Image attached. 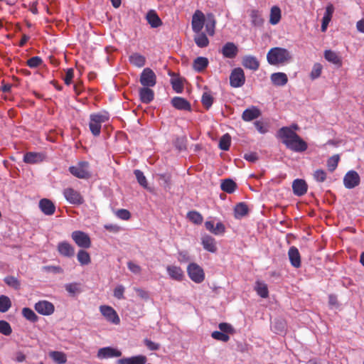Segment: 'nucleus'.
Instances as JSON below:
<instances>
[{
    "mask_svg": "<svg viewBox=\"0 0 364 364\" xmlns=\"http://www.w3.org/2000/svg\"><path fill=\"white\" fill-rule=\"evenodd\" d=\"M267 60L272 65H283L291 60V55L286 48L275 47L268 51Z\"/></svg>",
    "mask_w": 364,
    "mask_h": 364,
    "instance_id": "nucleus-1",
    "label": "nucleus"
},
{
    "mask_svg": "<svg viewBox=\"0 0 364 364\" xmlns=\"http://www.w3.org/2000/svg\"><path fill=\"white\" fill-rule=\"evenodd\" d=\"M187 272L190 279L197 284L203 282L205 279L203 269L196 263H191L188 266Z\"/></svg>",
    "mask_w": 364,
    "mask_h": 364,
    "instance_id": "nucleus-2",
    "label": "nucleus"
},
{
    "mask_svg": "<svg viewBox=\"0 0 364 364\" xmlns=\"http://www.w3.org/2000/svg\"><path fill=\"white\" fill-rule=\"evenodd\" d=\"M139 82L143 87H153L156 84V75L151 69L146 68L141 73Z\"/></svg>",
    "mask_w": 364,
    "mask_h": 364,
    "instance_id": "nucleus-3",
    "label": "nucleus"
},
{
    "mask_svg": "<svg viewBox=\"0 0 364 364\" xmlns=\"http://www.w3.org/2000/svg\"><path fill=\"white\" fill-rule=\"evenodd\" d=\"M71 237L78 247L84 249L90 247L91 240L87 233L77 230L72 232Z\"/></svg>",
    "mask_w": 364,
    "mask_h": 364,
    "instance_id": "nucleus-4",
    "label": "nucleus"
},
{
    "mask_svg": "<svg viewBox=\"0 0 364 364\" xmlns=\"http://www.w3.org/2000/svg\"><path fill=\"white\" fill-rule=\"evenodd\" d=\"M245 82L244 71L240 68H235L232 70L230 75V84L232 87H240Z\"/></svg>",
    "mask_w": 364,
    "mask_h": 364,
    "instance_id": "nucleus-5",
    "label": "nucleus"
},
{
    "mask_svg": "<svg viewBox=\"0 0 364 364\" xmlns=\"http://www.w3.org/2000/svg\"><path fill=\"white\" fill-rule=\"evenodd\" d=\"M360 178L353 170L348 171L343 177V185L348 189H352L360 184Z\"/></svg>",
    "mask_w": 364,
    "mask_h": 364,
    "instance_id": "nucleus-6",
    "label": "nucleus"
},
{
    "mask_svg": "<svg viewBox=\"0 0 364 364\" xmlns=\"http://www.w3.org/2000/svg\"><path fill=\"white\" fill-rule=\"evenodd\" d=\"M297 134L288 127H283L277 132V137L281 139L282 142L287 146L289 141H292L296 137Z\"/></svg>",
    "mask_w": 364,
    "mask_h": 364,
    "instance_id": "nucleus-7",
    "label": "nucleus"
},
{
    "mask_svg": "<svg viewBox=\"0 0 364 364\" xmlns=\"http://www.w3.org/2000/svg\"><path fill=\"white\" fill-rule=\"evenodd\" d=\"M63 194L66 200L72 204L80 205L84 202L81 194L73 188H68L65 189Z\"/></svg>",
    "mask_w": 364,
    "mask_h": 364,
    "instance_id": "nucleus-8",
    "label": "nucleus"
},
{
    "mask_svg": "<svg viewBox=\"0 0 364 364\" xmlns=\"http://www.w3.org/2000/svg\"><path fill=\"white\" fill-rule=\"evenodd\" d=\"M100 310L101 314L106 318V319L114 323L119 324L120 322L119 317L118 316L117 312L114 309L109 306H100Z\"/></svg>",
    "mask_w": 364,
    "mask_h": 364,
    "instance_id": "nucleus-9",
    "label": "nucleus"
},
{
    "mask_svg": "<svg viewBox=\"0 0 364 364\" xmlns=\"http://www.w3.org/2000/svg\"><path fill=\"white\" fill-rule=\"evenodd\" d=\"M35 310L40 314L44 316L51 315L54 311V305L48 301H39L35 304Z\"/></svg>",
    "mask_w": 364,
    "mask_h": 364,
    "instance_id": "nucleus-10",
    "label": "nucleus"
},
{
    "mask_svg": "<svg viewBox=\"0 0 364 364\" xmlns=\"http://www.w3.org/2000/svg\"><path fill=\"white\" fill-rule=\"evenodd\" d=\"M205 15L199 10H197L192 17V29L194 33H199L203 28L205 21Z\"/></svg>",
    "mask_w": 364,
    "mask_h": 364,
    "instance_id": "nucleus-11",
    "label": "nucleus"
},
{
    "mask_svg": "<svg viewBox=\"0 0 364 364\" xmlns=\"http://www.w3.org/2000/svg\"><path fill=\"white\" fill-rule=\"evenodd\" d=\"M289 142V143L287 144V148L295 152H303L308 148L306 142L304 141L298 134L296 138Z\"/></svg>",
    "mask_w": 364,
    "mask_h": 364,
    "instance_id": "nucleus-12",
    "label": "nucleus"
},
{
    "mask_svg": "<svg viewBox=\"0 0 364 364\" xmlns=\"http://www.w3.org/2000/svg\"><path fill=\"white\" fill-rule=\"evenodd\" d=\"M201 244L208 252L215 253L218 250L215 238L209 235L204 234L202 235Z\"/></svg>",
    "mask_w": 364,
    "mask_h": 364,
    "instance_id": "nucleus-13",
    "label": "nucleus"
},
{
    "mask_svg": "<svg viewBox=\"0 0 364 364\" xmlns=\"http://www.w3.org/2000/svg\"><path fill=\"white\" fill-rule=\"evenodd\" d=\"M205 227L207 230L215 235H222L225 231V227L221 222L217 223L215 225L213 221L207 220L205 223Z\"/></svg>",
    "mask_w": 364,
    "mask_h": 364,
    "instance_id": "nucleus-14",
    "label": "nucleus"
},
{
    "mask_svg": "<svg viewBox=\"0 0 364 364\" xmlns=\"http://www.w3.org/2000/svg\"><path fill=\"white\" fill-rule=\"evenodd\" d=\"M172 106L178 110L191 111V105L185 98L181 97H174L171 99Z\"/></svg>",
    "mask_w": 364,
    "mask_h": 364,
    "instance_id": "nucleus-15",
    "label": "nucleus"
},
{
    "mask_svg": "<svg viewBox=\"0 0 364 364\" xmlns=\"http://www.w3.org/2000/svg\"><path fill=\"white\" fill-rule=\"evenodd\" d=\"M122 355V352L114 349L112 347H105L100 348L97 352V357L100 359L113 358V357H120Z\"/></svg>",
    "mask_w": 364,
    "mask_h": 364,
    "instance_id": "nucleus-16",
    "label": "nucleus"
},
{
    "mask_svg": "<svg viewBox=\"0 0 364 364\" xmlns=\"http://www.w3.org/2000/svg\"><path fill=\"white\" fill-rule=\"evenodd\" d=\"M57 250L58 253L65 257H72L75 255L74 247L68 242H60L58 243Z\"/></svg>",
    "mask_w": 364,
    "mask_h": 364,
    "instance_id": "nucleus-17",
    "label": "nucleus"
},
{
    "mask_svg": "<svg viewBox=\"0 0 364 364\" xmlns=\"http://www.w3.org/2000/svg\"><path fill=\"white\" fill-rule=\"evenodd\" d=\"M308 186L303 179H295L292 183V189L294 195L304 196L307 192Z\"/></svg>",
    "mask_w": 364,
    "mask_h": 364,
    "instance_id": "nucleus-18",
    "label": "nucleus"
},
{
    "mask_svg": "<svg viewBox=\"0 0 364 364\" xmlns=\"http://www.w3.org/2000/svg\"><path fill=\"white\" fill-rule=\"evenodd\" d=\"M261 115V111L255 106L246 109L242 114V119L245 122H250L257 119Z\"/></svg>",
    "mask_w": 364,
    "mask_h": 364,
    "instance_id": "nucleus-19",
    "label": "nucleus"
},
{
    "mask_svg": "<svg viewBox=\"0 0 364 364\" xmlns=\"http://www.w3.org/2000/svg\"><path fill=\"white\" fill-rule=\"evenodd\" d=\"M288 256L290 261L291 264L295 267L299 268L301 266V256L299 252V250L292 246L289 248L288 251Z\"/></svg>",
    "mask_w": 364,
    "mask_h": 364,
    "instance_id": "nucleus-20",
    "label": "nucleus"
},
{
    "mask_svg": "<svg viewBox=\"0 0 364 364\" xmlns=\"http://www.w3.org/2000/svg\"><path fill=\"white\" fill-rule=\"evenodd\" d=\"M166 270L170 278L173 280L181 282L184 278L183 271L179 267L169 265L167 267Z\"/></svg>",
    "mask_w": 364,
    "mask_h": 364,
    "instance_id": "nucleus-21",
    "label": "nucleus"
},
{
    "mask_svg": "<svg viewBox=\"0 0 364 364\" xmlns=\"http://www.w3.org/2000/svg\"><path fill=\"white\" fill-rule=\"evenodd\" d=\"M41 210L47 215H51L55 213V206L53 203L47 198H43L39 202Z\"/></svg>",
    "mask_w": 364,
    "mask_h": 364,
    "instance_id": "nucleus-22",
    "label": "nucleus"
},
{
    "mask_svg": "<svg viewBox=\"0 0 364 364\" xmlns=\"http://www.w3.org/2000/svg\"><path fill=\"white\" fill-rule=\"evenodd\" d=\"M238 53V48L235 43L228 42L222 48V54L225 58H234Z\"/></svg>",
    "mask_w": 364,
    "mask_h": 364,
    "instance_id": "nucleus-23",
    "label": "nucleus"
},
{
    "mask_svg": "<svg viewBox=\"0 0 364 364\" xmlns=\"http://www.w3.org/2000/svg\"><path fill=\"white\" fill-rule=\"evenodd\" d=\"M139 95L143 103L148 104L154 100V92L150 87H142L139 90Z\"/></svg>",
    "mask_w": 364,
    "mask_h": 364,
    "instance_id": "nucleus-24",
    "label": "nucleus"
},
{
    "mask_svg": "<svg viewBox=\"0 0 364 364\" xmlns=\"http://www.w3.org/2000/svg\"><path fill=\"white\" fill-rule=\"evenodd\" d=\"M147 358L145 355H139L130 358H124L117 360V364H145Z\"/></svg>",
    "mask_w": 364,
    "mask_h": 364,
    "instance_id": "nucleus-25",
    "label": "nucleus"
},
{
    "mask_svg": "<svg viewBox=\"0 0 364 364\" xmlns=\"http://www.w3.org/2000/svg\"><path fill=\"white\" fill-rule=\"evenodd\" d=\"M242 65L248 69L257 70L259 68V63L257 59L252 55H245L242 58Z\"/></svg>",
    "mask_w": 364,
    "mask_h": 364,
    "instance_id": "nucleus-26",
    "label": "nucleus"
},
{
    "mask_svg": "<svg viewBox=\"0 0 364 364\" xmlns=\"http://www.w3.org/2000/svg\"><path fill=\"white\" fill-rule=\"evenodd\" d=\"M323 55L325 59L329 63H331L338 66H341L342 65L341 58L336 52L331 50H326L324 51Z\"/></svg>",
    "mask_w": 364,
    "mask_h": 364,
    "instance_id": "nucleus-27",
    "label": "nucleus"
},
{
    "mask_svg": "<svg viewBox=\"0 0 364 364\" xmlns=\"http://www.w3.org/2000/svg\"><path fill=\"white\" fill-rule=\"evenodd\" d=\"M270 79L276 86H284L288 82L287 75L284 73H274L271 75Z\"/></svg>",
    "mask_w": 364,
    "mask_h": 364,
    "instance_id": "nucleus-28",
    "label": "nucleus"
},
{
    "mask_svg": "<svg viewBox=\"0 0 364 364\" xmlns=\"http://www.w3.org/2000/svg\"><path fill=\"white\" fill-rule=\"evenodd\" d=\"M205 28L207 33L210 36H213L215 33V27L216 21L215 19V16L213 14H208L205 21Z\"/></svg>",
    "mask_w": 364,
    "mask_h": 364,
    "instance_id": "nucleus-29",
    "label": "nucleus"
},
{
    "mask_svg": "<svg viewBox=\"0 0 364 364\" xmlns=\"http://www.w3.org/2000/svg\"><path fill=\"white\" fill-rule=\"evenodd\" d=\"M43 159V155L36 152H28L23 157V161L27 164H36L42 161Z\"/></svg>",
    "mask_w": 364,
    "mask_h": 364,
    "instance_id": "nucleus-30",
    "label": "nucleus"
},
{
    "mask_svg": "<svg viewBox=\"0 0 364 364\" xmlns=\"http://www.w3.org/2000/svg\"><path fill=\"white\" fill-rule=\"evenodd\" d=\"M282 14L281 9L277 6H274L271 8L269 15V23L272 25L277 24L281 20Z\"/></svg>",
    "mask_w": 364,
    "mask_h": 364,
    "instance_id": "nucleus-31",
    "label": "nucleus"
},
{
    "mask_svg": "<svg viewBox=\"0 0 364 364\" xmlns=\"http://www.w3.org/2000/svg\"><path fill=\"white\" fill-rule=\"evenodd\" d=\"M69 171L73 176L79 178H89L90 177V173L88 170L82 169L77 166H70Z\"/></svg>",
    "mask_w": 364,
    "mask_h": 364,
    "instance_id": "nucleus-32",
    "label": "nucleus"
},
{
    "mask_svg": "<svg viewBox=\"0 0 364 364\" xmlns=\"http://www.w3.org/2000/svg\"><path fill=\"white\" fill-rule=\"evenodd\" d=\"M255 290L256 291L257 294L261 296L262 298H267L269 296V291L267 288V285L260 281H257L255 282V286L254 287Z\"/></svg>",
    "mask_w": 364,
    "mask_h": 364,
    "instance_id": "nucleus-33",
    "label": "nucleus"
},
{
    "mask_svg": "<svg viewBox=\"0 0 364 364\" xmlns=\"http://www.w3.org/2000/svg\"><path fill=\"white\" fill-rule=\"evenodd\" d=\"M194 41L198 47L199 48H205L209 44V40L206 35L201 31L199 33H196L194 36Z\"/></svg>",
    "mask_w": 364,
    "mask_h": 364,
    "instance_id": "nucleus-34",
    "label": "nucleus"
},
{
    "mask_svg": "<svg viewBox=\"0 0 364 364\" xmlns=\"http://www.w3.org/2000/svg\"><path fill=\"white\" fill-rule=\"evenodd\" d=\"M249 209L245 203H239L237 204L234 209L235 217L237 219H240L248 213Z\"/></svg>",
    "mask_w": 364,
    "mask_h": 364,
    "instance_id": "nucleus-35",
    "label": "nucleus"
},
{
    "mask_svg": "<svg viewBox=\"0 0 364 364\" xmlns=\"http://www.w3.org/2000/svg\"><path fill=\"white\" fill-rule=\"evenodd\" d=\"M208 65V60L205 57H198L193 61V68L198 72L203 71Z\"/></svg>",
    "mask_w": 364,
    "mask_h": 364,
    "instance_id": "nucleus-36",
    "label": "nucleus"
},
{
    "mask_svg": "<svg viewBox=\"0 0 364 364\" xmlns=\"http://www.w3.org/2000/svg\"><path fill=\"white\" fill-rule=\"evenodd\" d=\"M252 24L254 26H261L264 23V19L261 13L258 10H252L250 14Z\"/></svg>",
    "mask_w": 364,
    "mask_h": 364,
    "instance_id": "nucleus-37",
    "label": "nucleus"
},
{
    "mask_svg": "<svg viewBox=\"0 0 364 364\" xmlns=\"http://www.w3.org/2000/svg\"><path fill=\"white\" fill-rule=\"evenodd\" d=\"M129 61L134 65L141 68L145 65L146 59L144 56L135 53L129 56Z\"/></svg>",
    "mask_w": 364,
    "mask_h": 364,
    "instance_id": "nucleus-38",
    "label": "nucleus"
},
{
    "mask_svg": "<svg viewBox=\"0 0 364 364\" xmlns=\"http://www.w3.org/2000/svg\"><path fill=\"white\" fill-rule=\"evenodd\" d=\"M148 23L152 28H157L159 26V17L154 10H150L146 16Z\"/></svg>",
    "mask_w": 364,
    "mask_h": 364,
    "instance_id": "nucleus-39",
    "label": "nucleus"
},
{
    "mask_svg": "<svg viewBox=\"0 0 364 364\" xmlns=\"http://www.w3.org/2000/svg\"><path fill=\"white\" fill-rule=\"evenodd\" d=\"M220 187L223 191L232 193L235 191L237 185L232 180L225 179L222 182Z\"/></svg>",
    "mask_w": 364,
    "mask_h": 364,
    "instance_id": "nucleus-40",
    "label": "nucleus"
},
{
    "mask_svg": "<svg viewBox=\"0 0 364 364\" xmlns=\"http://www.w3.org/2000/svg\"><path fill=\"white\" fill-rule=\"evenodd\" d=\"M77 259L81 265H87L91 262L90 254L84 250H80L78 251Z\"/></svg>",
    "mask_w": 364,
    "mask_h": 364,
    "instance_id": "nucleus-41",
    "label": "nucleus"
},
{
    "mask_svg": "<svg viewBox=\"0 0 364 364\" xmlns=\"http://www.w3.org/2000/svg\"><path fill=\"white\" fill-rule=\"evenodd\" d=\"M49 356L58 364H64L67 361L66 355L60 351H52Z\"/></svg>",
    "mask_w": 364,
    "mask_h": 364,
    "instance_id": "nucleus-42",
    "label": "nucleus"
},
{
    "mask_svg": "<svg viewBox=\"0 0 364 364\" xmlns=\"http://www.w3.org/2000/svg\"><path fill=\"white\" fill-rule=\"evenodd\" d=\"M22 315L28 321L35 323L38 320V316L36 313L30 308L25 307L22 309Z\"/></svg>",
    "mask_w": 364,
    "mask_h": 364,
    "instance_id": "nucleus-43",
    "label": "nucleus"
},
{
    "mask_svg": "<svg viewBox=\"0 0 364 364\" xmlns=\"http://www.w3.org/2000/svg\"><path fill=\"white\" fill-rule=\"evenodd\" d=\"M11 306L10 299L5 295L0 296V312H6Z\"/></svg>",
    "mask_w": 364,
    "mask_h": 364,
    "instance_id": "nucleus-44",
    "label": "nucleus"
},
{
    "mask_svg": "<svg viewBox=\"0 0 364 364\" xmlns=\"http://www.w3.org/2000/svg\"><path fill=\"white\" fill-rule=\"evenodd\" d=\"M187 218L192 223L200 225L203 223V218L200 213L197 211H190L187 214Z\"/></svg>",
    "mask_w": 364,
    "mask_h": 364,
    "instance_id": "nucleus-45",
    "label": "nucleus"
},
{
    "mask_svg": "<svg viewBox=\"0 0 364 364\" xmlns=\"http://www.w3.org/2000/svg\"><path fill=\"white\" fill-rule=\"evenodd\" d=\"M4 281L8 286L14 289L17 290L20 289L21 283L18 279L14 276H7L4 278Z\"/></svg>",
    "mask_w": 364,
    "mask_h": 364,
    "instance_id": "nucleus-46",
    "label": "nucleus"
},
{
    "mask_svg": "<svg viewBox=\"0 0 364 364\" xmlns=\"http://www.w3.org/2000/svg\"><path fill=\"white\" fill-rule=\"evenodd\" d=\"M231 143V137L228 134H224L220 139L219 147L220 149L228 151Z\"/></svg>",
    "mask_w": 364,
    "mask_h": 364,
    "instance_id": "nucleus-47",
    "label": "nucleus"
},
{
    "mask_svg": "<svg viewBox=\"0 0 364 364\" xmlns=\"http://www.w3.org/2000/svg\"><path fill=\"white\" fill-rule=\"evenodd\" d=\"M171 83L172 85L173 89L177 92V93H181L183 90V85L182 82V80L178 77H172L171 79Z\"/></svg>",
    "mask_w": 364,
    "mask_h": 364,
    "instance_id": "nucleus-48",
    "label": "nucleus"
},
{
    "mask_svg": "<svg viewBox=\"0 0 364 364\" xmlns=\"http://www.w3.org/2000/svg\"><path fill=\"white\" fill-rule=\"evenodd\" d=\"M339 160L338 155H333L328 159L327 166L329 171L333 172L337 168Z\"/></svg>",
    "mask_w": 364,
    "mask_h": 364,
    "instance_id": "nucleus-49",
    "label": "nucleus"
},
{
    "mask_svg": "<svg viewBox=\"0 0 364 364\" xmlns=\"http://www.w3.org/2000/svg\"><path fill=\"white\" fill-rule=\"evenodd\" d=\"M323 66L320 63H315L313 65L312 70L310 73V77L311 80H315L320 77L322 72Z\"/></svg>",
    "mask_w": 364,
    "mask_h": 364,
    "instance_id": "nucleus-50",
    "label": "nucleus"
},
{
    "mask_svg": "<svg viewBox=\"0 0 364 364\" xmlns=\"http://www.w3.org/2000/svg\"><path fill=\"white\" fill-rule=\"evenodd\" d=\"M12 333V328L10 324L4 320L0 321V333L4 336H9Z\"/></svg>",
    "mask_w": 364,
    "mask_h": 364,
    "instance_id": "nucleus-51",
    "label": "nucleus"
},
{
    "mask_svg": "<svg viewBox=\"0 0 364 364\" xmlns=\"http://www.w3.org/2000/svg\"><path fill=\"white\" fill-rule=\"evenodd\" d=\"M201 102L206 109H209L213 105V98L210 93L205 92L203 94Z\"/></svg>",
    "mask_w": 364,
    "mask_h": 364,
    "instance_id": "nucleus-52",
    "label": "nucleus"
},
{
    "mask_svg": "<svg viewBox=\"0 0 364 364\" xmlns=\"http://www.w3.org/2000/svg\"><path fill=\"white\" fill-rule=\"evenodd\" d=\"M326 176V173L323 169H317L314 173V178L319 183L325 181Z\"/></svg>",
    "mask_w": 364,
    "mask_h": 364,
    "instance_id": "nucleus-53",
    "label": "nucleus"
},
{
    "mask_svg": "<svg viewBox=\"0 0 364 364\" xmlns=\"http://www.w3.org/2000/svg\"><path fill=\"white\" fill-rule=\"evenodd\" d=\"M211 336L215 340L221 341L223 342H227L230 338L229 336L226 333L217 331H213L211 334Z\"/></svg>",
    "mask_w": 364,
    "mask_h": 364,
    "instance_id": "nucleus-54",
    "label": "nucleus"
},
{
    "mask_svg": "<svg viewBox=\"0 0 364 364\" xmlns=\"http://www.w3.org/2000/svg\"><path fill=\"white\" fill-rule=\"evenodd\" d=\"M134 174L136 176V178L139 182V183L144 187L145 188H148L147 187V183L146 177L144 176V173L139 171V170H135Z\"/></svg>",
    "mask_w": 364,
    "mask_h": 364,
    "instance_id": "nucleus-55",
    "label": "nucleus"
},
{
    "mask_svg": "<svg viewBox=\"0 0 364 364\" xmlns=\"http://www.w3.org/2000/svg\"><path fill=\"white\" fill-rule=\"evenodd\" d=\"M90 129L94 136H98L100 134L101 125L97 123V122L90 119Z\"/></svg>",
    "mask_w": 364,
    "mask_h": 364,
    "instance_id": "nucleus-56",
    "label": "nucleus"
},
{
    "mask_svg": "<svg viewBox=\"0 0 364 364\" xmlns=\"http://www.w3.org/2000/svg\"><path fill=\"white\" fill-rule=\"evenodd\" d=\"M65 287L66 291L72 295L80 292V289L76 283L67 284H65Z\"/></svg>",
    "mask_w": 364,
    "mask_h": 364,
    "instance_id": "nucleus-57",
    "label": "nucleus"
},
{
    "mask_svg": "<svg viewBox=\"0 0 364 364\" xmlns=\"http://www.w3.org/2000/svg\"><path fill=\"white\" fill-rule=\"evenodd\" d=\"M43 60L42 59L38 56L32 57L27 61V65L30 68H37L38 65H40L42 63Z\"/></svg>",
    "mask_w": 364,
    "mask_h": 364,
    "instance_id": "nucleus-58",
    "label": "nucleus"
},
{
    "mask_svg": "<svg viewBox=\"0 0 364 364\" xmlns=\"http://www.w3.org/2000/svg\"><path fill=\"white\" fill-rule=\"evenodd\" d=\"M174 145L179 151L186 149V139L184 137H178L174 141Z\"/></svg>",
    "mask_w": 364,
    "mask_h": 364,
    "instance_id": "nucleus-59",
    "label": "nucleus"
},
{
    "mask_svg": "<svg viewBox=\"0 0 364 364\" xmlns=\"http://www.w3.org/2000/svg\"><path fill=\"white\" fill-rule=\"evenodd\" d=\"M116 215L124 220H129L131 217V213L126 209H119L116 212Z\"/></svg>",
    "mask_w": 364,
    "mask_h": 364,
    "instance_id": "nucleus-60",
    "label": "nucleus"
},
{
    "mask_svg": "<svg viewBox=\"0 0 364 364\" xmlns=\"http://www.w3.org/2000/svg\"><path fill=\"white\" fill-rule=\"evenodd\" d=\"M43 269L54 274H61L63 272V269L60 266H45L43 267Z\"/></svg>",
    "mask_w": 364,
    "mask_h": 364,
    "instance_id": "nucleus-61",
    "label": "nucleus"
},
{
    "mask_svg": "<svg viewBox=\"0 0 364 364\" xmlns=\"http://www.w3.org/2000/svg\"><path fill=\"white\" fill-rule=\"evenodd\" d=\"M257 130L260 133V134H265L268 132V128L266 125H264L262 122H259V121H256L255 123H254Z\"/></svg>",
    "mask_w": 364,
    "mask_h": 364,
    "instance_id": "nucleus-62",
    "label": "nucleus"
},
{
    "mask_svg": "<svg viewBox=\"0 0 364 364\" xmlns=\"http://www.w3.org/2000/svg\"><path fill=\"white\" fill-rule=\"evenodd\" d=\"M124 287L122 285L117 287L114 290V296L118 299L124 297Z\"/></svg>",
    "mask_w": 364,
    "mask_h": 364,
    "instance_id": "nucleus-63",
    "label": "nucleus"
},
{
    "mask_svg": "<svg viewBox=\"0 0 364 364\" xmlns=\"http://www.w3.org/2000/svg\"><path fill=\"white\" fill-rule=\"evenodd\" d=\"M219 328H220V331H222L226 334L228 333H232L233 331L232 326L229 323H220L219 324Z\"/></svg>",
    "mask_w": 364,
    "mask_h": 364,
    "instance_id": "nucleus-64",
    "label": "nucleus"
}]
</instances>
